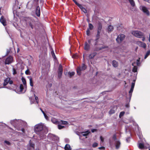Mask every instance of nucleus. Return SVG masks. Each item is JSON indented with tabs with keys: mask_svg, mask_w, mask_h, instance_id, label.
<instances>
[{
	"mask_svg": "<svg viewBox=\"0 0 150 150\" xmlns=\"http://www.w3.org/2000/svg\"><path fill=\"white\" fill-rule=\"evenodd\" d=\"M137 44L139 46L145 48L146 47V44L141 41H137Z\"/></svg>",
	"mask_w": 150,
	"mask_h": 150,
	"instance_id": "9d476101",
	"label": "nucleus"
},
{
	"mask_svg": "<svg viewBox=\"0 0 150 150\" xmlns=\"http://www.w3.org/2000/svg\"><path fill=\"white\" fill-rule=\"evenodd\" d=\"M44 117H45V118L46 119H48V117L47 115H46V114H45V115H44Z\"/></svg>",
	"mask_w": 150,
	"mask_h": 150,
	"instance_id": "69168bd1",
	"label": "nucleus"
},
{
	"mask_svg": "<svg viewBox=\"0 0 150 150\" xmlns=\"http://www.w3.org/2000/svg\"><path fill=\"white\" fill-rule=\"evenodd\" d=\"M113 30V27L111 25H109L108 27V33L111 32Z\"/></svg>",
	"mask_w": 150,
	"mask_h": 150,
	"instance_id": "412c9836",
	"label": "nucleus"
},
{
	"mask_svg": "<svg viewBox=\"0 0 150 150\" xmlns=\"http://www.w3.org/2000/svg\"><path fill=\"white\" fill-rule=\"evenodd\" d=\"M13 60V57L11 56H9L6 59L5 62V64H9L12 62Z\"/></svg>",
	"mask_w": 150,
	"mask_h": 150,
	"instance_id": "423d86ee",
	"label": "nucleus"
},
{
	"mask_svg": "<svg viewBox=\"0 0 150 150\" xmlns=\"http://www.w3.org/2000/svg\"><path fill=\"white\" fill-rule=\"evenodd\" d=\"M112 66L115 67H117L118 66V63L115 60H114L112 62Z\"/></svg>",
	"mask_w": 150,
	"mask_h": 150,
	"instance_id": "f3484780",
	"label": "nucleus"
},
{
	"mask_svg": "<svg viewBox=\"0 0 150 150\" xmlns=\"http://www.w3.org/2000/svg\"><path fill=\"white\" fill-rule=\"evenodd\" d=\"M98 149L100 150H105V147L103 146L99 147Z\"/></svg>",
	"mask_w": 150,
	"mask_h": 150,
	"instance_id": "603ef678",
	"label": "nucleus"
},
{
	"mask_svg": "<svg viewBox=\"0 0 150 150\" xmlns=\"http://www.w3.org/2000/svg\"><path fill=\"white\" fill-rule=\"evenodd\" d=\"M52 54L53 57L55 59V58H56V57L55 56L54 53L53 51L52 52Z\"/></svg>",
	"mask_w": 150,
	"mask_h": 150,
	"instance_id": "3c124183",
	"label": "nucleus"
},
{
	"mask_svg": "<svg viewBox=\"0 0 150 150\" xmlns=\"http://www.w3.org/2000/svg\"><path fill=\"white\" fill-rule=\"evenodd\" d=\"M93 28V25L91 23H88V29H89V30H92Z\"/></svg>",
	"mask_w": 150,
	"mask_h": 150,
	"instance_id": "393cba45",
	"label": "nucleus"
},
{
	"mask_svg": "<svg viewBox=\"0 0 150 150\" xmlns=\"http://www.w3.org/2000/svg\"><path fill=\"white\" fill-rule=\"evenodd\" d=\"M149 42H150V34H149Z\"/></svg>",
	"mask_w": 150,
	"mask_h": 150,
	"instance_id": "338daca9",
	"label": "nucleus"
},
{
	"mask_svg": "<svg viewBox=\"0 0 150 150\" xmlns=\"http://www.w3.org/2000/svg\"><path fill=\"white\" fill-rule=\"evenodd\" d=\"M30 80V86H32L33 87V82L32 80V77H31L29 79Z\"/></svg>",
	"mask_w": 150,
	"mask_h": 150,
	"instance_id": "cd10ccee",
	"label": "nucleus"
},
{
	"mask_svg": "<svg viewBox=\"0 0 150 150\" xmlns=\"http://www.w3.org/2000/svg\"><path fill=\"white\" fill-rule=\"evenodd\" d=\"M29 26H30V27L32 29H33L34 28V26L31 22H30V23H29Z\"/></svg>",
	"mask_w": 150,
	"mask_h": 150,
	"instance_id": "09e8293b",
	"label": "nucleus"
},
{
	"mask_svg": "<svg viewBox=\"0 0 150 150\" xmlns=\"http://www.w3.org/2000/svg\"><path fill=\"white\" fill-rule=\"evenodd\" d=\"M133 89H134L131 88L130 89L129 91V96L130 97V98H131V97L132 93L133 91Z\"/></svg>",
	"mask_w": 150,
	"mask_h": 150,
	"instance_id": "c756f323",
	"label": "nucleus"
},
{
	"mask_svg": "<svg viewBox=\"0 0 150 150\" xmlns=\"http://www.w3.org/2000/svg\"><path fill=\"white\" fill-rule=\"evenodd\" d=\"M5 142L7 145H10V142L8 141H5Z\"/></svg>",
	"mask_w": 150,
	"mask_h": 150,
	"instance_id": "5fc2aeb1",
	"label": "nucleus"
},
{
	"mask_svg": "<svg viewBox=\"0 0 150 150\" xmlns=\"http://www.w3.org/2000/svg\"><path fill=\"white\" fill-rule=\"evenodd\" d=\"M72 1L76 5H78V4L79 3H78L76 0H72Z\"/></svg>",
	"mask_w": 150,
	"mask_h": 150,
	"instance_id": "bf43d9fd",
	"label": "nucleus"
},
{
	"mask_svg": "<svg viewBox=\"0 0 150 150\" xmlns=\"http://www.w3.org/2000/svg\"><path fill=\"white\" fill-rule=\"evenodd\" d=\"M75 74L74 72H68V74L69 75L70 77L71 78L72 76H73Z\"/></svg>",
	"mask_w": 150,
	"mask_h": 150,
	"instance_id": "7c9ffc66",
	"label": "nucleus"
},
{
	"mask_svg": "<svg viewBox=\"0 0 150 150\" xmlns=\"http://www.w3.org/2000/svg\"><path fill=\"white\" fill-rule=\"evenodd\" d=\"M34 96L37 103L38 104V98L37 96H36L35 94L34 95Z\"/></svg>",
	"mask_w": 150,
	"mask_h": 150,
	"instance_id": "49530a36",
	"label": "nucleus"
},
{
	"mask_svg": "<svg viewBox=\"0 0 150 150\" xmlns=\"http://www.w3.org/2000/svg\"><path fill=\"white\" fill-rule=\"evenodd\" d=\"M140 64V58H139V59L137 60V66H139Z\"/></svg>",
	"mask_w": 150,
	"mask_h": 150,
	"instance_id": "8fccbe9b",
	"label": "nucleus"
},
{
	"mask_svg": "<svg viewBox=\"0 0 150 150\" xmlns=\"http://www.w3.org/2000/svg\"><path fill=\"white\" fill-rule=\"evenodd\" d=\"M77 55L75 54H74L73 55H72V58H76L77 57Z\"/></svg>",
	"mask_w": 150,
	"mask_h": 150,
	"instance_id": "680f3d73",
	"label": "nucleus"
},
{
	"mask_svg": "<svg viewBox=\"0 0 150 150\" xmlns=\"http://www.w3.org/2000/svg\"><path fill=\"white\" fill-rule=\"evenodd\" d=\"M43 125L41 124H38L36 125L35 127V131L36 132V133L38 134L40 132L42 133V135H43L44 134V133L43 132Z\"/></svg>",
	"mask_w": 150,
	"mask_h": 150,
	"instance_id": "f03ea898",
	"label": "nucleus"
},
{
	"mask_svg": "<svg viewBox=\"0 0 150 150\" xmlns=\"http://www.w3.org/2000/svg\"><path fill=\"white\" fill-rule=\"evenodd\" d=\"M25 74L26 75H30L31 73L29 70L28 69L25 71Z\"/></svg>",
	"mask_w": 150,
	"mask_h": 150,
	"instance_id": "ea45409f",
	"label": "nucleus"
},
{
	"mask_svg": "<svg viewBox=\"0 0 150 150\" xmlns=\"http://www.w3.org/2000/svg\"><path fill=\"white\" fill-rule=\"evenodd\" d=\"M21 80H22V81L23 83V84L25 85H26V80L25 79L22 77L21 78Z\"/></svg>",
	"mask_w": 150,
	"mask_h": 150,
	"instance_id": "c85d7f7f",
	"label": "nucleus"
},
{
	"mask_svg": "<svg viewBox=\"0 0 150 150\" xmlns=\"http://www.w3.org/2000/svg\"><path fill=\"white\" fill-rule=\"evenodd\" d=\"M20 91L22 92L23 89H24L23 86L22 84H21L20 86Z\"/></svg>",
	"mask_w": 150,
	"mask_h": 150,
	"instance_id": "c9c22d12",
	"label": "nucleus"
},
{
	"mask_svg": "<svg viewBox=\"0 0 150 150\" xmlns=\"http://www.w3.org/2000/svg\"><path fill=\"white\" fill-rule=\"evenodd\" d=\"M13 75H15V74H16L17 73V72H16V69L14 68H13Z\"/></svg>",
	"mask_w": 150,
	"mask_h": 150,
	"instance_id": "de8ad7c7",
	"label": "nucleus"
},
{
	"mask_svg": "<svg viewBox=\"0 0 150 150\" xmlns=\"http://www.w3.org/2000/svg\"><path fill=\"white\" fill-rule=\"evenodd\" d=\"M34 146H35V144H33L31 143H30V147L33 148L34 147Z\"/></svg>",
	"mask_w": 150,
	"mask_h": 150,
	"instance_id": "864d4df0",
	"label": "nucleus"
},
{
	"mask_svg": "<svg viewBox=\"0 0 150 150\" xmlns=\"http://www.w3.org/2000/svg\"><path fill=\"white\" fill-rule=\"evenodd\" d=\"M17 129L18 131H20L21 129L19 128H17Z\"/></svg>",
	"mask_w": 150,
	"mask_h": 150,
	"instance_id": "774afa93",
	"label": "nucleus"
},
{
	"mask_svg": "<svg viewBox=\"0 0 150 150\" xmlns=\"http://www.w3.org/2000/svg\"><path fill=\"white\" fill-rule=\"evenodd\" d=\"M1 23L4 25L5 26L6 25V22L5 19L4 18L3 16H2L0 19Z\"/></svg>",
	"mask_w": 150,
	"mask_h": 150,
	"instance_id": "f8f14e48",
	"label": "nucleus"
},
{
	"mask_svg": "<svg viewBox=\"0 0 150 150\" xmlns=\"http://www.w3.org/2000/svg\"><path fill=\"white\" fill-rule=\"evenodd\" d=\"M84 9H82V11H83L84 13H86L87 12V11L84 8Z\"/></svg>",
	"mask_w": 150,
	"mask_h": 150,
	"instance_id": "4d7b16f0",
	"label": "nucleus"
},
{
	"mask_svg": "<svg viewBox=\"0 0 150 150\" xmlns=\"http://www.w3.org/2000/svg\"><path fill=\"white\" fill-rule=\"evenodd\" d=\"M135 82V80H134L132 83L131 88L134 89Z\"/></svg>",
	"mask_w": 150,
	"mask_h": 150,
	"instance_id": "473e14b6",
	"label": "nucleus"
},
{
	"mask_svg": "<svg viewBox=\"0 0 150 150\" xmlns=\"http://www.w3.org/2000/svg\"><path fill=\"white\" fill-rule=\"evenodd\" d=\"M139 149H146V148L144 146V144L142 143L139 144Z\"/></svg>",
	"mask_w": 150,
	"mask_h": 150,
	"instance_id": "dca6fc26",
	"label": "nucleus"
},
{
	"mask_svg": "<svg viewBox=\"0 0 150 150\" xmlns=\"http://www.w3.org/2000/svg\"><path fill=\"white\" fill-rule=\"evenodd\" d=\"M10 80V78L9 77H7L4 80L3 86H6L9 83V80Z\"/></svg>",
	"mask_w": 150,
	"mask_h": 150,
	"instance_id": "2eb2a0df",
	"label": "nucleus"
},
{
	"mask_svg": "<svg viewBox=\"0 0 150 150\" xmlns=\"http://www.w3.org/2000/svg\"><path fill=\"white\" fill-rule=\"evenodd\" d=\"M89 30V29H87L86 30V35L88 36H89L90 35V32Z\"/></svg>",
	"mask_w": 150,
	"mask_h": 150,
	"instance_id": "a19ab883",
	"label": "nucleus"
},
{
	"mask_svg": "<svg viewBox=\"0 0 150 150\" xmlns=\"http://www.w3.org/2000/svg\"><path fill=\"white\" fill-rule=\"evenodd\" d=\"M58 128L59 129H61L65 127L64 126H62L60 125H58Z\"/></svg>",
	"mask_w": 150,
	"mask_h": 150,
	"instance_id": "37998d69",
	"label": "nucleus"
},
{
	"mask_svg": "<svg viewBox=\"0 0 150 150\" xmlns=\"http://www.w3.org/2000/svg\"><path fill=\"white\" fill-rule=\"evenodd\" d=\"M52 121L55 124H57L59 122L57 120L54 118H53L52 119Z\"/></svg>",
	"mask_w": 150,
	"mask_h": 150,
	"instance_id": "5701e85b",
	"label": "nucleus"
},
{
	"mask_svg": "<svg viewBox=\"0 0 150 150\" xmlns=\"http://www.w3.org/2000/svg\"><path fill=\"white\" fill-rule=\"evenodd\" d=\"M44 1L42 0H40V5L41 7L42 6H43V5L44 4Z\"/></svg>",
	"mask_w": 150,
	"mask_h": 150,
	"instance_id": "a18cd8bd",
	"label": "nucleus"
},
{
	"mask_svg": "<svg viewBox=\"0 0 150 150\" xmlns=\"http://www.w3.org/2000/svg\"><path fill=\"white\" fill-rule=\"evenodd\" d=\"M62 72H60L59 71H58V77L60 79V78H61L62 74Z\"/></svg>",
	"mask_w": 150,
	"mask_h": 150,
	"instance_id": "58836bf2",
	"label": "nucleus"
},
{
	"mask_svg": "<svg viewBox=\"0 0 150 150\" xmlns=\"http://www.w3.org/2000/svg\"><path fill=\"white\" fill-rule=\"evenodd\" d=\"M130 4L132 6H135V4L133 0H128Z\"/></svg>",
	"mask_w": 150,
	"mask_h": 150,
	"instance_id": "b1692460",
	"label": "nucleus"
},
{
	"mask_svg": "<svg viewBox=\"0 0 150 150\" xmlns=\"http://www.w3.org/2000/svg\"><path fill=\"white\" fill-rule=\"evenodd\" d=\"M132 34L135 37L139 38H142V40L144 41L145 38L144 33L139 31L136 30L132 31Z\"/></svg>",
	"mask_w": 150,
	"mask_h": 150,
	"instance_id": "f257e3e1",
	"label": "nucleus"
},
{
	"mask_svg": "<svg viewBox=\"0 0 150 150\" xmlns=\"http://www.w3.org/2000/svg\"><path fill=\"white\" fill-rule=\"evenodd\" d=\"M125 37L124 34H121L119 35L116 39V41L119 44L121 43L125 38Z\"/></svg>",
	"mask_w": 150,
	"mask_h": 150,
	"instance_id": "20e7f679",
	"label": "nucleus"
},
{
	"mask_svg": "<svg viewBox=\"0 0 150 150\" xmlns=\"http://www.w3.org/2000/svg\"><path fill=\"white\" fill-rule=\"evenodd\" d=\"M90 132L88 131H87L86 132H85V133L83 134L82 135L83 136H86L88 135Z\"/></svg>",
	"mask_w": 150,
	"mask_h": 150,
	"instance_id": "f704fd0d",
	"label": "nucleus"
},
{
	"mask_svg": "<svg viewBox=\"0 0 150 150\" xmlns=\"http://www.w3.org/2000/svg\"><path fill=\"white\" fill-rule=\"evenodd\" d=\"M115 109V107H113L109 111V114L110 115H112L115 112V110L114 109Z\"/></svg>",
	"mask_w": 150,
	"mask_h": 150,
	"instance_id": "4be33fe9",
	"label": "nucleus"
},
{
	"mask_svg": "<svg viewBox=\"0 0 150 150\" xmlns=\"http://www.w3.org/2000/svg\"><path fill=\"white\" fill-rule=\"evenodd\" d=\"M80 8L81 10H82V9H84V7H83V6L81 5V4H78V5H77Z\"/></svg>",
	"mask_w": 150,
	"mask_h": 150,
	"instance_id": "79ce46f5",
	"label": "nucleus"
},
{
	"mask_svg": "<svg viewBox=\"0 0 150 150\" xmlns=\"http://www.w3.org/2000/svg\"><path fill=\"white\" fill-rule=\"evenodd\" d=\"M35 14L38 17H40V6L38 5L36 6L35 9Z\"/></svg>",
	"mask_w": 150,
	"mask_h": 150,
	"instance_id": "1a4fd4ad",
	"label": "nucleus"
},
{
	"mask_svg": "<svg viewBox=\"0 0 150 150\" xmlns=\"http://www.w3.org/2000/svg\"><path fill=\"white\" fill-rule=\"evenodd\" d=\"M100 139L102 142H103L104 141V139L102 137V136H100Z\"/></svg>",
	"mask_w": 150,
	"mask_h": 150,
	"instance_id": "052dcab7",
	"label": "nucleus"
},
{
	"mask_svg": "<svg viewBox=\"0 0 150 150\" xmlns=\"http://www.w3.org/2000/svg\"><path fill=\"white\" fill-rule=\"evenodd\" d=\"M63 68L62 65L61 64L59 65L58 68V71H59L60 72H63Z\"/></svg>",
	"mask_w": 150,
	"mask_h": 150,
	"instance_id": "a878e982",
	"label": "nucleus"
},
{
	"mask_svg": "<svg viewBox=\"0 0 150 150\" xmlns=\"http://www.w3.org/2000/svg\"><path fill=\"white\" fill-rule=\"evenodd\" d=\"M91 43V40H89L87 42H85L84 44V49L86 51H88L90 49V44Z\"/></svg>",
	"mask_w": 150,
	"mask_h": 150,
	"instance_id": "39448f33",
	"label": "nucleus"
},
{
	"mask_svg": "<svg viewBox=\"0 0 150 150\" xmlns=\"http://www.w3.org/2000/svg\"><path fill=\"white\" fill-rule=\"evenodd\" d=\"M102 29V24L101 23H98L97 31L101 32Z\"/></svg>",
	"mask_w": 150,
	"mask_h": 150,
	"instance_id": "a211bd4d",
	"label": "nucleus"
},
{
	"mask_svg": "<svg viewBox=\"0 0 150 150\" xmlns=\"http://www.w3.org/2000/svg\"><path fill=\"white\" fill-rule=\"evenodd\" d=\"M101 32L99 31H97V34L95 36L96 39L95 40H98L100 38V33Z\"/></svg>",
	"mask_w": 150,
	"mask_h": 150,
	"instance_id": "6ab92c4d",
	"label": "nucleus"
},
{
	"mask_svg": "<svg viewBox=\"0 0 150 150\" xmlns=\"http://www.w3.org/2000/svg\"><path fill=\"white\" fill-rule=\"evenodd\" d=\"M21 131L23 132H25V131L24 128H22L21 129Z\"/></svg>",
	"mask_w": 150,
	"mask_h": 150,
	"instance_id": "0e129e2a",
	"label": "nucleus"
},
{
	"mask_svg": "<svg viewBox=\"0 0 150 150\" xmlns=\"http://www.w3.org/2000/svg\"><path fill=\"white\" fill-rule=\"evenodd\" d=\"M95 43L94 44V45L96 46L98 44V40H95Z\"/></svg>",
	"mask_w": 150,
	"mask_h": 150,
	"instance_id": "13d9d810",
	"label": "nucleus"
},
{
	"mask_svg": "<svg viewBox=\"0 0 150 150\" xmlns=\"http://www.w3.org/2000/svg\"><path fill=\"white\" fill-rule=\"evenodd\" d=\"M141 9L143 12L147 16H148L149 15V12L147 8L144 6H142L141 7Z\"/></svg>",
	"mask_w": 150,
	"mask_h": 150,
	"instance_id": "6e6552de",
	"label": "nucleus"
},
{
	"mask_svg": "<svg viewBox=\"0 0 150 150\" xmlns=\"http://www.w3.org/2000/svg\"><path fill=\"white\" fill-rule=\"evenodd\" d=\"M64 149L65 150H71V148L70 145L68 144H67L65 146Z\"/></svg>",
	"mask_w": 150,
	"mask_h": 150,
	"instance_id": "aec40b11",
	"label": "nucleus"
},
{
	"mask_svg": "<svg viewBox=\"0 0 150 150\" xmlns=\"http://www.w3.org/2000/svg\"><path fill=\"white\" fill-rule=\"evenodd\" d=\"M60 123L63 125H67L68 123V122L67 121L61 120Z\"/></svg>",
	"mask_w": 150,
	"mask_h": 150,
	"instance_id": "2f4dec72",
	"label": "nucleus"
},
{
	"mask_svg": "<svg viewBox=\"0 0 150 150\" xmlns=\"http://www.w3.org/2000/svg\"><path fill=\"white\" fill-rule=\"evenodd\" d=\"M108 47L107 45H103L101 47H96L93 49L94 51H98L99 50L108 48Z\"/></svg>",
	"mask_w": 150,
	"mask_h": 150,
	"instance_id": "0eeeda50",
	"label": "nucleus"
},
{
	"mask_svg": "<svg viewBox=\"0 0 150 150\" xmlns=\"http://www.w3.org/2000/svg\"><path fill=\"white\" fill-rule=\"evenodd\" d=\"M9 83L10 84H12L13 83V81L12 80H9Z\"/></svg>",
	"mask_w": 150,
	"mask_h": 150,
	"instance_id": "e2e57ef3",
	"label": "nucleus"
},
{
	"mask_svg": "<svg viewBox=\"0 0 150 150\" xmlns=\"http://www.w3.org/2000/svg\"><path fill=\"white\" fill-rule=\"evenodd\" d=\"M112 139L114 140L115 141L116 140H117V136L116 134H114L112 136Z\"/></svg>",
	"mask_w": 150,
	"mask_h": 150,
	"instance_id": "4c0bfd02",
	"label": "nucleus"
},
{
	"mask_svg": "<svg viewBox=\"0 0 150 150\" xmlns=\"http://www.w3.org/2000/svg\"><path fill=\"white\" fill-rule=\"evenodd\" d=\"M150 54V50L147 52L144 58L146 59Z\"/></svg>",
	"mask_w": 150,
	"mask_h": 150,
	"instance_id": "72a5a7b5",
	"label": "nucleus"
},
{
	"mask_svg": "<svg viewBox=\"0 0 150 150\" xmlns=\"http://www.w3.org/2000/svg\"><path fill=\"white\" fill-rule=\"evenodd\" d=\"M52 140L54 141H59V137L54 135L52 134L51 135Z\"/></svg>",
	"mask_w": 150,
	"mask_h": 150,
	"instance_id": "4468645a",
	"label": "nucleus"
},
{
	"mask_svg": "<svg viewBox=\"0 0 150 150\" xmlns=\"http://www.w3.org/2000/svg\"><path fill=\"white\" fill-rule=\"evenodd\" d=\"M98 145V144L96 142H94L92 145L93 147L95 148Z\"/></svg>",
	"mask_w": 150,
	"mask_h": 150,
	"instance_id": "c03bdc74",
	"label": "nucleus"
},
{
	"mask_svg": "<svg viewBox=\"0 0 150 150\" xmlns=\"http://www.w3.org/2000/svg\"><path fill=\"white\" fill-rule=\"evenodd\" d=\"M97 131V129H93L91 130V131L92 132H96Z\"/></svg>",
	"mask_w": 150,
	"mask_h": 150,
	"instance_id": "6e6d98bb",
	"label": "nucleus"
},
{
	"mask_svg": "<svg viewBox=\"0 0 150 150\" xmlns=\"http://www.w3.org/2000/svg\"><path fill=\"white\" fill-rule=\"evenodd\" d=\"M97 54V53L96 52H93L89 55L88 58L89 59H91L93 58Z\"/></svg>",
	"mask_w": 150,
	"mask_h": 150,
	"instance_id": "ddd939ff",
	"label": "nucleus"
},
{
	"mask_svg": "<svg viewBox=\"0 0 150 150\" xmlns=\"http://www.w3.org/2000/svg\"><path fill=\"white\" fill-rule=\"evenodd\" d=\"M86 69V66L84 64H82L81 67L80 66L78 67L76 70L78 75H80L81 74V71L84 70Z\"/></svg>",
	"mask_w": 150,
	"mask_h": 150,
	"instance_id": "7ed1b4c3",
	"label": "nucleus"
},
{
	"mask_svg": "<svg viewBox=\"0 0 150 150\" xmlns=\"http://www.w3.org/2000/svg\"><path fill=\"white\" fill-rule=\"evenodd\" d=\"M137 67L136 66H134V67L132 69V71L134 72L135 73V72H137Z\"/></svg>",
	"mask_w": 150,
	"mask_h": 150,
	"instance_id": "bb28decb",
	"label": "nucleus"
},
{
	"mask_svg": "<svg viewBox=\"0 0 150 150\" xmlns=\"http://www.w3.org/2000/svg\"><path fill=\"white\" fill-rule=\"evenodd\" d=\"M125 113V112L124 111H122L120 113L119 117L120 118H121L122 116H123Z\"/></svg>",
	"mask_w": 150,
	"mask_h": 150,
	"instance_id": "e433bc0d",
	"label": "nucleus"
},
{
	"mask_svg": "<svg viewBox=\"0 0 150 150\" xmlns=\"http://www.w3.org/2000/svg\"><path fill=\"white\" fill-rule=\"evenodd\" d=\"M115 146L116 149H118L121 145V143L119 140H116L115 142Z\"/></svg>",
	"mask_w": 150,
	"mask_h": 150,
	"instance_id": "9b49d317",
	"label": "nucleus"
}]
</instances>
